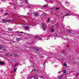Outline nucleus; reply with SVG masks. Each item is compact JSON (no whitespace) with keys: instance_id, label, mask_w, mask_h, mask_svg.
Listing matches in <instances>:
<instances>
[{"instance_id":"nucleus-1","label":"nucleus","mask_w":79,"mask_h":79,"mask_svg":"<svg viewBox=\"0 0 79 79\" xmlns=\"http://www.w3.org/2000/svg\"><path fill=\"white\" fill-rule=\"evenodd\" d=\"M25 29V30H26V31H27V30H29V26H27L24 27Z\"/></svg>"},{"instance_id":"nucleus-2","label":"nucleus","mask_w":79,"mask_h":79,"mask_svg":"<svg viewBox=\"0 0 79 79\" xmlns=\"http://www.w3.org/2000/svg\"><path fill=\"white\" fill-rule=\"evenodd\" d=\"M45 24H43L42 25V27H43V30H45V29H46V27L45 26Z\"/></svg>"},{"instance_id":"nucleus-3","label":"nucleus","mask_w":79,"mask_h":79,"mask_svg":"<svg viewBox=\"0 0 79 79\" xmlns=\"http://www.w3.org/2000/svg\"><path fill=\"white\" fill-rule=\"evenodd\" d=\"M35 38H37L38 40H42V38H40L39 36H35Z\"/></svg>"},{"instance_id":"nucleus-4","label":"nucleus","mask_w":79,"mask_h":79,"mask_svg":"<svg viewBox=\"0 0 79 79\" xmlns=\"http://www.w3.org/2000/svg\"><path fill=\"white\" fill-rule=\"evenodd\" d=\"M34 15L35 16H39V14L37 13H35L34 14Z\"/></svg>"},{"instance_id":"nucleus-5","label":"nucleus","mask_w":79,"mask_h":79,"mask_svg":"<svg viewBox=\"0 0 79 79\" xmlns=\"http://www.w3.org/2000/svg\"><path fill=\"white\" fill-rule=\"evenodd\" d=\"M11 20H5V19L3 20V21H4V23H6V22L7 21V22H9V21H10Z\"/></svg>"},{"instance_id":"nucleus-6","label":"nucleus","mask_w":79,"mask_h":79,"mask_svg":"<svg viewBox=\"0 0 79 79\" xmlns=\"http://www.w3.org/2000/svg\"><path fill=\"white\" fill-rule=\"evenodd\" d=\"M16 40L17 42H19V41H20V40H21V39L19 38H16Z\"/></svg>"},{"instance_id":"nucleus-7","label":"nucleus","mask_w":79,"mask_h":79,"mask_svg":"<svg viewBox=\"0 0 79 79\" xmlns=\"http://www.w3.org/2000/svg\"><path fill=\"white\" fill-rule=\"evenodd\" d=\"M63 77V75H60V76L59 77H58V79H61Z\"/></svg>"},{"instance_id":"nucleus-8","label":"nucleus","mask_w":79,"mask_h":79,"mask_svg":"<svg viewBox=\"0 0 79 79\" xmlns=\"http://www.w3.org/2000/svg\"><path fill=\"white\" fill-rule=\"evenodd\" d=\"M50 31L51 32H54V29H51L50 30Z\"/></svg>"},{"instance_id":"nucleus-9","label":"nucleus","mask_w":79,"mask_h":79,"mask_svg":"<svg viewBox=\"0 0 79 79\" xmlns=\"http://www.w3.org/2000/svg\"><path fill=\"white\" fill-rule=\"evenodd\" d=\"M35 50L36 52H40V50L39 49H36Z\"/></svg>"},{"instance_id":"nucleus-10","label":"nucleus","mask_w":79,"mask_h":79,"mask_svg":"<svg viewBox=\"0 0 79 79\" xmlns=\"http://www.w3.org/2000/svg\"><path fill=\"white\" fill-rule=\"evenodd\" d=\"M4 64V63L2 62V61H0V64H1V65H3Z\"/></svg>"},{"instance_id":"nucleus-11","label":"nucleus","mask_w":79,"mask_h":79,"mask_svg":"<svg viewBox=\"0 0 79 79\" xmlns=\"http://www.w3.org/2000/svg\"><path fill=\"white\" fill-rule=\"evenodd\" d=\"M19 64L16 63L14 65V68H15L17 66V65H18Z\"/></svg>"},{"instance_id":"nucleus-12","label":"nucleus","mask_w":79,"mask_h":79,"mask_svg":"<svg viewBox=\"0 0 79 79\" xmlns=\"http://www.w3.org/2000/svg\"><path fill=\"white\" fill-rule=\"evenodd\" d=\"M17 70V68L15 69L14 70V73H16Z\"/></svg>"},{"instance_id":"nucleus-13","label":"nucleus","mask_w":79,"mask_h":79,"mask_svg":"<svg viewBox=\"0 0 79 79\" xmlns=\"http://www.w3.org/2000/svg\"><path fill=\"white\" fill-rule=\"evenodd\" d=\"M8 31H12L13 30V29L11 28H9L8 29Z\"/></svg>"},{"instance_id":"nucleus-14","label":"nucleus","mask_w":79,"mask_h":79,"mask_svg":"<svg viewBox=\"0 0 79 79\" xmlns=\"http://www.w3.org/2000/svg\"><path fill=\"white\" fill-rule=\"evenodd\" d=\"M33 78L34 79H38L37 77H34Z\"/></svg>"},{"instance_id":"nucleus-15","label":"nucleus","mask_w":79,"mask_h":79,"mask_svg":"<svg viewBox=\"0 0 79 79\" xmlns=\"http://www.w3.org/2000/svg\"><path fill=\"white\" fill-rule=\"evenodd\" d=\"M43 16H46V13H43Z\"/></svg>"},{"instance_id":"nucleus-16","label":"nucleus","mask_w":79,"mask_h":79,"mask_svg":"<svg viewBox=\"0 0 79 79\" xmlns=\"http://www.w3.org/2000/svg\"><path fill=\"white\" fill-rule=\"evenodd\" d=\"M27 2H28V1H27V0H24V2L26 3Z\"/></svg>"},{"instance_id":"nucleus-17","label":"nucleus","mask_w":79,"mask_h":79,"mask_svg":"<svg viewBox=\"0 0 79 79\" xmlns=\"http://www.w3.org/2000/svg\"><path fill=\"white\" fill-rule=\"evenodd\" d=\"M3 48V46H0V50H2Z\"/></svg>"},{"instance_id":"nucleus-18","label":"nucleus","mask_w":79,"mask_h":79,"mask_svg":"<svg viewBox=\"0 0 79 79\" xmlns=\"http://www.w3.org/2000/svg\"><path fill=\"white\" fill-rule=\"evenodd\" d=\"M67 65V64H66V63H64V66H66Z\"/></svg>"},{"instance_id":"nucleus-19","label":"nucleus","mask_w":79,"mask_h":79,"mask_svg":"<svg viewBox=\"0 0 79 79\" xmlns=\"http://www.w3.org/2000/svg\"><path fill=\"white\" fill-rule=\"evenodd\" d=\"M32 77L31 76L30 77V78H29V77H28L27 78V79H32Z\"/></svg>"},{"instance_id":"nucleus-20","label":"nucleus","mask_w":79,"mask_h":79,"mask_svg":"<svg viewBox=\"0 0 79 79\" xmlns=\"http://www.w3.org/2000/svg\"><path fill=\"white\" fill-rule=\"evenodd\" d=\"M65 3L66 4H69V3L68 2L66 1L65 2Z\"/></svg>"},{"instance_id":"nucleus-21","label":"nucleus","mask_w":79,"mask_h":79,"mask_svg":"<svg viewBox=\"0 0 79 79\" xmlns=\"http://www.w3.org/2000/svg\"><path fill=\"white\" fill-rule=\"evenodd\" d=\"M48 6V5L47 4H46L45 5H44V6H45V7H46V6Z\"/></svg>"},{"instance_id":"nucleus-22","label":"nucleus","mask_w":79,"mask_h":79,"mask_svg":"<svg viewBox=\"0 0 79 79\" xmlns=\"http://www.w3.org/2000/svg\"><path fill=\"white\" fill-rule=\"evenodd\" d=\"M50 21V18H48V21H47V22H48Z\"/></svg>"},{"instance_id":"nucleus-23","label":"nucleus","mask_w":79,"mask_h":79,"mask_svg":"<svg viewBox=\"0 0 79 79\" xmlns=\"http://www.w3.org/2000/svg\"><path fill=\"white\" fill-rule=\"evenodd\" d=\"M40 78H42V79H44V77L41 76L40 77Z\"/></svg>"},{"instance_id":"nucleus-24","label":"nucleus","mask_w":79,"mask_h":79,"mask_svg":"<svg viewBox=\"0 0 79 79\" xmlns=\"http://www.w3.org/2000/svg\"><path fill=\"white\" fill-rule=\"evenodd\" d=\"M66 71H64V74H66Z\"/></svg>"},{"instance_id":"nucleus-25","label":"nucleus","mask_w":79,"mask_h":79,"mask_svg":"<svg viewBox=\"0 0 79 79\" xmlns=\"http://www.w3.org/2000/svg\"><path fill=\"white\" fill-rule=\"evenodd\" d=\"M8 15V13H6L5 14V16H6V15Z\"/></svg>"},{"instance_id":"nucleus-26","label":"nucleus","mask_w":79,"mask_h":79,"mask_svg":"<svg viewBox=\"0 0 79 79\" xmlns=\"http://www.w3.org/2000/svg\"><path fill=\"white\" fill-rule=\"evenodd\" d=\"M69 16V15L68 14H66V16Z\"/></svg>"},{"instance_id":"nucleus-27","label":"nucleus","mask_w":79,"mask_h":79,"mask_svg":"<svg viewBox=\"0 0 79 79\" xmlns=\"http://www.w3.org/2000/svg\"><path fill=\"white\" fill-rule=\"evenodd\" d=\"M21 34H24V32L21 31L20 32Z\"/></svg>"},{"instance_id":"nucleus-28","label":"nucleus","mask_w":79,"mask_h":79,"mask_svg":"<svg viewBox=\"0 0 79 79\" xmlns=\"http://www.w3.org/2000/svg\"><path fill=\"white\" fill-rule=\"evenodd\" d=\"M68 32H71V31L68 30Z\"/></svg>"},{"instance_id":"nucleus-29","label":"nucleus","mask_w":79,"mask_h":79,"mask_svg":"<svg viewBox=\"0 0 79 79\" xmlns=\"http://www.w3.org/2000/svg\"><path fill=\"white\" fill-rule=\"evenodd\" d=\"M49 2L50 3H52V1H49Z\"/></svg>"},{"instance_id":"nucleus-30","label":"nucleus","mask_w":79,"mask_h":79,"mask_svg":"<svg viewBox=\"0 0 79 79\" xmlns=\"http://www.w3.org/2000/svg\"><path fill=\"white\" fill-rule=\"evenodd\" d=\"M78 75H79V73H78L77 74V76H78Z\"/></svg>"},{"instance_id":"nucleus-31","label":"nucleus","mask_w":79,"mask_h":79,"mask_svg":"<svg viewBox=\"0 0 79 79\" xmlns=\"http://www.w3.org/2000/svg\"><path fill=\"white\" fill-rule=\"evenodd\" d=\"M56 10H58L59 9H60V8H56Z\"/></svg>"},{"instance_id":"nucleus-32","label":"nucleus","mask_w":79,"mask_h":79,"mask_svg":"<svg viewBox=\"0 0 79 79\" xmlns=\"http://www.w3.org/2000/svg\"><path fill=\"white\" fill-rule=\"evenodd\" d=\"M9 55V54H6V55Z\"/></svg>"},{"instance_id":"nucleus-33","label":"nucleus","mask_w":79,"mask_h":79,"mask_svg":"<svg viewBox=\"0 0 79 79\" xmlns=\"http://www.w3.org/2000/svg\"><path fill=\"white\" fill-rule=\"evenodd\" d=\"M50 28H53V27H51Z\"/></svg>"},{"instance_id":"nucleus-34","label":"nucleus","mask_w":79,"mask_h":79,"mask_svg":"<svg viewBox=\"0 0 79 79\" xmlns=\"http://www.w3.org/2000/svg\"><path fill=\"white\" fill-rule=\"evenodd\" d=\"M1 11H3V10H1Z\"/></svg>"},{"instance_id":"nucleus-35","label":"nucleus","mask_w":79,"mask_h":79,"mask_svg":"<svg viewBox=\"0 0 79 79\" xmlns=\"http://www.w3.org/2000/svg\"><path fill=\"white\" fill-rule=\"evenodd\" d=\"M3 50H4V51H5L6 50H5V49H4Z\"/></svg>"},{"instance_id":"nucleus-36","label":"nucleus","mask_w":79,"mask_h":79,"mask_svg":"<svg viewBox=\"0 0 79 79\" xmlns=\"http://www.w3.org/2000/svg\"><path fill=\"white\" fill-rule=\"evenodd\" d=\"M51 37V35H50L48 37Z\"/></svg>"},{"instance_id":"nucleus-37","label":"nucleus","mask_w":79,"mask_h":79,"mask_svg":"<svg viewBox=\"0 0 79 79\" xmlns=\"http://www.w3.org/2000/svg\"><path fill=\"white\" fill-rule=\"evenodd\" d=\"M35 71H36V70H34Z\"/></svg>"},{"instance_id":"nucleus-38","label":"nucleus","mask_w":79,"mask_h":79,"mask_svg":"<svg viewBox=\"0 0 79 79\" xmlns=\"http://www.w3.org/2000/svg\"><path fill=\"white\" fill-rule=\"evenodd\" d=\"M10 56H12V54H11L10 55Z\"/></svg>"},{"instance_id":"nucleus-39","label":"nucleus","mask_w":79,"mask_h":79,"mask_svg":"<svg viewBox=\"0 0 79 79\" xmlns=\"http://www.w3.org/2000/svg\"><path fill=\"white\" fill-rule=\"evenodd\" d=\"M20 35H22V34H20Z\"/></svg>"},{"instance_id":"nucleus-40","label":"nucleus","mask_w":79,"mask_h":79,"mask_svg":"<svg viewBox=\"0 0 79 79\" xmlns=\"http://www.w3.org/2000/svg\"><path fill=\"white\" fill-rule=\"evenodd\" d=\"M45 1H47V0H44Z\"/></svg>"},{"instance_id":"nucleus-41","label":"nucleus","mask_w":79,"mask_h":79,"mask_svg":"<svg viewBox=\"0 0 79 79\" xmlns=\"http://www.w3.org/2000/svg\"><path fill=\"white\" fill-rule=\"evenodd\" d=\"M77 16H79V15H77Z\"/></svg>"},{"instance_id":"nucleus-42","label":"nucleus","mask_w":79,"mask_h":79,"mask_svg":"<svg viewBox=\"0 0 79 79\" xmlns=\"http://www.w3.org/2000/svg\"><path fill=\"white\" fill-rule=\"evenodd\" d=\"M56 35H57V34H56Z\"/></svg>"},{"instance_id":"nucleus-43","label":"nucleus","mask_w":79,"mask_h":79,"mask_svg":"<svg viewBox=\"0 0 79 79\" xmlns=\"http://www.w3.org/2000/svg\"><path fill=\"white\" fill-rule=\"evenodd\" d=\"M31 73H32V71H31Z\"/></svg>"},{"instance_id":"nucleus-44","label":"nucleus","mask_w":79,"mask_h":79,"mask_svg":"<svg viewBox=\"0 0 79 79\" xmlns=\"http://www.w3.org/2000/svg\"><path fill=\"white\" fill-rule=\"evenodd\" d=\"M13 67H14V65H13Z\"/></svg>"},{"instance_id":"nucleus-45","label":"nucleus","mask_w":79,"mask_h":79,"mask_svg":"<svg viewBox=\"0 0 79 79\" xmlns=\"http://www.w3.org/2000/svg\"><path fill=\"white\" fill-rule=\"evenodd\" d=\"M57 37H58V36H57Z\"/></svg>"},{"instance_id":"nucleus-46","label":"nucleus","mask_w":79,"mask_h":79,"mask_svg":"<svg viewBox=\"0 0 79 79\" xmlns=\"http://www.w3.org/2000/svg\"><path fill=\"white\" fill-rule=\"evenodd\" d=\"M63 53H64V52H63Z\"/></svg>"}]
</instances>
